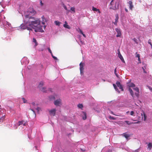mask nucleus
<instances>
[{
	"label": "nucleus",
	"mask_w": 152,
	"mask_h": 152,
	"mask_svg": "<svg viewBox=\"0 0 152 152\" xmlns=\"http://www.w3.org/2000/svg\"><path fill=\"white\" fill-rule=\"evenodd\" d=\"M40 20L38 18H37L34 20L33 21V22L29 24L28 26L26 27H23V24H21L20 26L21 28L23 29H27L28 30H32V29L33 28L34 29L35 32H42L44 31L42 29V26L40 25Z\"/></svg>",
	"instance_id": "obj_1"
},
{
	"label": "nucleus",
	"mask_w": 152,
	"mask_h": 152,
	"mask_svg": "<svg viewBox=\"0 0 152 152\" xmlns=\"http://www.w3.org/2000/svg\"><path fill=\"white\" fill-rule=\"evenodd\" d=\"M25 22H26L25 25H23V27H26L28 26L29 24H30L31 22H33V21L34 20L36 19L34 17L31 16L29 14L26 15H25Z\"/></svg>",
	"instance_id": "obj_2"
},
{
	"label": "nucleus",
	"mask_w": 152,
	"mask_h": 152,
	"mask_svg": "<svg viewBox=\"0 0 152 152\" xmlns=\"http://www.w3.org/2000/svg\"><path fill=\"white\" fill-rule=\"evenodd\" d=\"M110 9H112L113 10H116L118 9L119 4L117 5V2H114L113 0H112L110 3Z\"/></svg>",
	"instance_id": "obj_3"
},
{
	"label": "nucleus",
	"mask_w": 152,
	"mask_h": 152,
	"mask_svg": "<svg viewBox=\"0 0 152 152\" xmlns=\"http://www.w3.org/2000/svg\"><path fill=\"white\" fill-rule=\"evenodd\" d=\"M61 100L60 99H57L54 102V104L56 106H59L61 104Z\"/></svg>",
	"instance_id": "obj_4"
},
{
	"label": "nucleus",
	"mask_w": 152,
	"mask_h": 152,
	"mask_svg": "<svg viewBox=\"0 0 152 152\" xmlns=\"http://www.w3.org/2000/svg\"><path fill=\"white\" fill-rule=\"evenodd\" d=\"M84 64V63L82 62H81L80 64V73L81 74L83 73V70L84 69V68H83Z\"/></svg>",
	"instance_id": "obj_5"
},
{
	"label": "nucleus",
	"mask_w": 152,
	"mask_h": 152,
	"mask_svg": "<svg viewBox=\"0 0 152 152\" xmlns=\"http://www.w3.org/2000/svg\"><path fill=\"white\" fill-rule=\"evenodd\" d=\"M115 30L117 32V34L116 36L117 37H120L121 35V31L120 29L118 28H116Z\"/></svg>",
	"instance_id": "obj_6"
},
{
	"label": "nucleus",
	"mask_w": 152,
	"mask_h": 152,
	"mask_svg": "<svg viewBox=\"0 0 152 152\" xmlns=\"http://www.w3.org/2000/svg\"><path fill=\"white\" fill-rule=\"evenodd\" d=\"M116 84L117 86L119 87V88L121 89V91H124L123 86L119 82L117 81L116 83Z\"/></svg>",
	"instance_id": "obj_7"
},
{
	"label": "nucleus",
	"mask_w": 152,
	"mask_h": 152,
	"mask_svg": "<svg viewBox=\"0 0 152 152\" xmlns=\"http://www.w3.org/2000/svg\"><path fill=\"white\" fill-rule=\"evenodd\" d=\"M56 110L55 109H53L49 111V113L51 115H53L54 116L55 115Z\"/></svg>",
	"instance_id": "obj_8"
},
{
	"label": "nucleus",
	"mask_w": 152,
	"mask_h": 152,
	"mask_svg": "<svg viewBox=\"0 0 152 152\" xmlns=\"http://www.w3.org/2000/svg\"><path fill=\"white\" fill-rule=\"evenodd\" d=\"M115 21L114 22V24L115 25H117V23L118 22V20L119 19L118 15V14H116L115 16Z\"/></svg>",
	"instance_id": "obj_9"
},
{
	"label": "nucleus",
	"mask_w": 152,
	"mask_h": 152,
	"mask_svg": "<svg viewBox=\"0 0 152 152\" xmlns=\"http://www.w3.org/2000/svg\"><path fill=\"white\" fill-rule=\"evenodd\" d=\"M122 135L124 136L126 139H128V137H130V135L126 133H124L122 134Z\"/></svg>",
	"instance_id": "obj_10"
},
{
	"label": "nucleus",
	"mask_w": 152,
	"mask_h": 152,
	"mask_svg": "<svg viewBox=\"0 0 152 152\" xmlns=\"http://www.w3.org/2000/svg\"><path fill=\"white\" fill-rule=\"evenodd\" d=\"M42 23L44 25L45 24V23L47 22V20L44 16L42 17Z\"/></svg>",
	"instance_id": "obj_11"
},
{
	"label": "nucleus",
	"mask_w": 152,
	"mask_h": 152,
	"mask_svg": "<svg viewBox=\"0 0 152 152\" xmlns=\"http://www.w3.org/2000/svg\"><path fill=\"white\" fill-rule=\"evenodd\" d=\"M63 26L65 28L69 29H70L71 28L67 24V23L66 21L65 22V24H64Z\"/></svg>",
	"instance_id": "obj_12"
},
{
	"label": "nucleus",
	"mask_w": 152,
	"mask_h": 152,
	"mask_svg": "<svg viewBox=\"0 0 152 152\" xmlns=\"http://www.w3.org/2000/svg\"><path fill=\"white\" fill-rule=\"evenodd\" d=\"M18 126H20L21 125H23L24 126L26 125V123H24V122L23 121H19L18 122Z\"/></svg>",
	"instance_id": "obj_13"
},
{
	"label": "nucleus",
	"mask_w": 152,
	"mask_h": 152,
	"mask_svg": "<svg viewBox=\"0 0 152 152\" xmlns=\"http://www.w3.org/2000/svg\"><path fill=\"white\" fill-rule=\"evenodd\" d=\"M129 8L130 10H132L133 7V5L132 1H129Z\"/></svg>",
	"instance_id": "obj_14"
},
{
	"label": "nucleus",
	"mask_w": 152,
	"mask_h": 152,
	"mask_svg": "<svg viewBox=\"0 0 152 152\" xmlns=\"http://www.w3.org/2000/svg\"><path fill=\"white\" fill-rule=\"evenodd\" d=\"M152 148V143L151 142H149L148 145L147 149H148L149 150H150Z\"/></svg>",
	"instance_id": "obj_15"
},
{
	"label": "nucleus",
	"mask_w": 152,
	"mask_h": 152,
	"mask_svg": "<svg viewBox=\"0 0 152 152\" xmlns=\"http://www.w3.org/2000/svg\"><path fill=\"white\" fill-rule=\"evenodd\" d=\"M129 91L130 94H131L132 96L133 97H134V92H133L132 90L130 88H129Z\"/></svg>",
	"instance_id": "obj_16"
},
{
	"label": "nucleus",
	"mask_w": 152,
	"mask_h": 152,
	"mask_svg": "<svg viewBox=\"0 0 152 152\" xmlns=\"http://www.w3.org/2000/svg\"><path fill=\"white\" fill-rule=\"evenodd\" d=\"M128 86L129 87H134L135 86V85L133 83H129L128 84Z\"/></svg>",
	"instance_id": "obj_17"
},
{
	"label": "nucleus",
	"mask_w": 152,
	"mask_h": 152,
	"mask_svg": "<svg viewBox=\"0 0 152 152\" xmlns=\"http://www.w3.org/2000/svg\"><path fill=\"white\" fill-rule=\"evenodd\" d=\"M113 85L115 90L117 91H118V93H120V91L118 90V89L117 88L116 86L114 84H113Z\"/></svg>",
	"instance_id": "obj_18"
},
{
	"label": "nucleus",
	"mask_w": 152,
	"mask_h": 152,
	"mask_svg": "<svg viewBox=\"0 0 152 152\" xmlns=\"http://www.w3.org/2000/svg\"><path fill=\"white\" fill-rule=\"evenodd\" d=\"M118 56V57L120 58V59L124 63H125V61L121 55Z\"/></svg>",
	"instance_id": "obj_19"
},
{
	"label": "nucleus",
	"mask_w": 152,
	"mask_h": 152,
	"mask_svg": "<svg viewBox=\"0 0 152 152\" xmlns=\"http://www.w3.org/2000/svg\"><path fill=\"white\" fill-rule=\"evenodd\" d=\"M82 113H83V115H84V117H83V118L84 120H86V118H87L86 113V112H83Z\"/></svg>",
	"instance_id": "obj_20"
},
{
	"label": "nucleus",
	"mask_w": 152,
	"mask_h": 152,
	"mask_svg": "<svg viewBox=\"0 0 152 152\" xmlns=\"http://www.w3.org/2000/svg\"><path fill=\"white\" fill-rule=\"evenodd\" d=\"M54 23L56 25L59 26L61 23L58 21L56 20L54 21Z\"/></svg>",
	"instance_id": "obj_21"
},
{
	"label": "nucleus",
	"mask_w": 152,
	"mask_h": 152,
	"mask_svg": "<svg viewBox=\"0 0 152 152\" xmlns=\"http://www.w3.org/2000/svg\"><path fill=\"white\" fill-rule=\"evenodd\" d=\"M44 84V83L43 81H41L38 85V87H40L42 86Z\"/></svg>",
	"instance_id": "obj_22"
},
{
	"label": "nucleus",
	"mask_w": 152,
	"mask_h": 152,
	"mask_svg": "<svg viewBox=\"0 0 152 152\" xmlns=\"http://www.w3.org/2000/svg\"><path fill=\"white\" fill-rule=\"evenodd\" d=\"M125 122L129 125H130L132 124H134L133 122H131L129 121H125Z\"/></svg>",
	"instance_id": "obj_23"
},
{
	"label": "nucleus",
	"mask_w": 152,
	"mask_h": 152,
	"mask_svg": "<svg viewBox=\"0 0 152 152\" xmlns=\"http://www.w3.org/2000/svg\"><path fill=\"white\" fill-rule=\"evenodd\" d=\"M77 107L79 108L82 109L83 107V105L82 104H79L77 105Z\"/></svg>",
	"instance_id": "obj_24"
},
{
	"label": "nucleus",
	"mask_w": 152,
	"mask_h": 152,
	"mask_svg": "<svg viewBox=\"0 0 152 152\" xmlns=\"http://www.w3.org/2000/svg\"><path fill=\"white\" fill-rule=\"evenodd\" d=\"M143 113L144 118V121H145L146 119L147 116H146V114H145L144 112L143 111Z\"/></svg>",
	"instance_id": "obj_25"
},
{
	"label": "nucleus",
	"mask_w": 152,
	"mask_h": 152,
	"mask_svg": "<svg viewBox=\"0 0 152 152\" xmlns=\"http://www.w3.org/2000/svg\"><path fill=\"white\" fill-rule=\"evenodd\" d=\"M33 42H34L35 44V46H37V42L36 39L34 38L33 39Z\"/></svg>",
	"instance_id": "obj_26"
},
{
	"label": "nucleus",
	"mask_w": 152,
	"mask_h": 152,
	"mask_svg": "<svg viewBox=\"0 0 152 152\" xmlns=\"http://www.w3.org/2000/svg\"><path fill=\"white\" fill-rule=\"evenodd\" d=\"M46 89V88L43 87H42V88L41 90L42 91V92H46V91L45 90Z\"/></svg>",
	"instance_id": "obj_27"
},
{
	"label": "nucleus",
	"mask_w": 152,
	"mask_h": 152,
	"mask_svg": "<svg viewBox=\"0 0 152 152\" xmlns=\"http://www.w3.org/2000/svg\"><path fill=\"white\" fill-rule=\"evenodd\" d=\"M75 7H71L70 10L72 11L74 13L75 12Z\"/></svg>",
	"instance_id": "obj_28"
},
{
	"label": "nucleus",
	"mask_w": 152,
	"mask_h": 152,
	"mask_svg": "<svg viewBox=\"0 0 152 152\" xmlns=\"http://www.w3.org/2000/svg\"><path fill=\"white\" fill-rule=\"evenodd\" d=\"M133 89L137 92H138L139 91V89L138 87H136L135 88H133Z\"/></svg>",
	"instance_id": "obj_29"
},
{
	"label": "nucleus",
	"mask_w": 152,
	"mask_h": 152,
	"mask_svg": "<svg viewBox=\"0 0 152 152\" xmlns=\"http://www.w3.org/2000/svg\"><path fill=\"white\" fill-rule=\"evenodd\" d=\"M92 10L93 11H97L98 9L94 7H93Z\"/></svg>",
	"instance_id": "obj_30"
},
{
	"label": "nucleus",
	"mask_w": 152,
	"mask_h": 152,
	"mask_svg": "<svg viewBox=\"0 0 152 152\" xmlns=\"http://www.w3.org/2000/svg\"><path fill=\"white\" fill-rule=\"evenodd\" d=\"M77 31L80 32L81 34L83 33L82 30L80 28H79L78 29H77Z\"/></svg>",
	"instance_id": "obj_31"
},
{
	"label": "nucleus",
	"mask_w": 152,
	"mask_h": 152,
	"mask_svg": "<svg viewBox=\"0 0 152 152\" xmlns=\"http://www.w3.org/2000/svg\"><path fill=\"white\" fill-rule=\"evenodd\" d=\"M22 99L23 100V102L24 103H27V100L25 99L24 98H22Z\"/></svg>",
	"instance_id": "obj_32"
},
{
	"label": "nucleus",
	"mask_w": 152,
	"mask_h": 152,
	"mask_svg": "<svg viewBox=\"0 0 152 152\" xmlns=\"http://www.w3.org/2000/svg\"><path fill=\"white\" fill-rule=\"evenodd\" d=\"M109 118L111 120H115L116 118H115L114 117L111 116H110L109 117Z\"/></svg>",
	"instance_id": "obj_33"
},
{
	"label": "nucleus",
	"mask_w": 152,
	"mask_h": 152,
	"mask_svg": "<svg viewBox=\"0 0 152 152\" xmlns=\"http://www.w3.org/2000/svg\"><path fill=\"white\" fill-rule=\"evenodd\" d=\"M63 7H64V9L66 10V11H68V12H70V10H67V7H66V6L65 5H64V6H63Z\"/></svg>",
	"instance_id": "obj_34"
},
{
	"label": "nucleus",
	"mask_w": 152,
	"mask_h": 152,
	"mask_svg": "<svg viewBox=\"0 0 152 152\" xmlns=\"http://www.w3.org/2000/svg\"><path fill=\"white\" fill-rule=\"evenodd\" d=\"M139 91L138 92H137V93H135V95L137 97H138L139 96Z\"/></svg>",
	"instance_id": "obj_35"
},
{
	"label": "nucleus",
	"mask_w": 152,
	"mask_h": 152,
	"mask_svg": "<svg viewBox=\"0 0 152 152\" xmlns=\"http://www.w3.org/2000/svg\"><path fill=\"white\" fill-rule=\"evenodd\" d=\"M48 50L49 51V52L51 53V55H52V52L51 51V50H50V48H48Z\"/></svg>",
	"instance_id": "obj_36"
},
{
	"label": "nucleus",
	"mask_w": 152,
	"mask_h": 152,
	"mask_svg": "<svg viewBox=\"0 0 152 152\" xmlns=\"http://www.w3.org/2000/svg\"><path fill=\"white\" fill-rule=\"evenodd\" d=\"M151 40L150 39H149L148 41V44H149L151 45V46L152 45V44H151Z\"/></svg>",
	"instance_id": "obj_37"
},
{
	"label": "nucleus",
	"mask_w": 152,
	"mask_h": 152,
	"mask_svg": "<svg viewBox=\"0 0 152 152\" xmlns=\"http://www.w3.org/2000/svg\"><path fill=\"white\" fill-rule=\"evenodd\" d=\"M1 117H2V121H3L5 119V118L6 117L4 115H2Z\"/></svg>",
	"instance_id": "obj_38"
},
{
	"label": "nucleus",
	"mask_w": 152,
	"mask_h": 152,
	"mask_svg": "<svg viewBox=\"0 0 152 152\" xmlns=\"http://www.w3.org/2000/svg\"><path fill=\"white\" fill-rule=\"evenodd\" d=\"M36 110H37V112H39V111L41 110V108L39 107H37L36 108Z\"/></svg>",
	"instance_id": "obj_39"
},
{
	"label": "nucleus",
	"mask_w": 152,
	"mask_h": 152,
	"mask_svg": "<svg viewBox=\"0 0 152 152\" xmlns=\"http://www.w3.org/2000/svg\"><path fill=\"white\" fill-rule=\"evenodd\" d=\"M40 5H41V6H42L44 4L42 2V1L41 0H40Z\"/></svg>",
	"instance_id": "obj_40"
},
{
	"label": "nucleus",
	"mask_w": 152,
	"mask_h": 152,
	"mask_svg": "<svg viewBox=\"0 0 152 152\" xmlns=\"http://www.w3.org/2000/svg\"><path fill=\"white\" fill-rule=\"evenodd\" d=\"M50 99H55V98L54 97V96H50Z\"/></svg>",
	"instance_id": "obj_41"
},
{
	"label": "nucleus",
	"mask_w": 152,
	"mask_h": 152,
	"mask_svg": "<svg viewBox=\"0 0 152 152\" xmlns=\"http://www.w3.org/2000/svg\"><path fill=\"white\" fill-rule=\"evenodd\" d=\"M118 56L121 55L120 53V52L119 49H118Z\"/></svg>",
	"instance_id": "obj_42"
},
{
	"label": "nucleus",
	"mask_w": 152,
	"mask_h": 152,
	"mask_svg": "<svg viewBox=\"0 0 152 152\" xmlns=\"http://www.w3.org/2000/svg\"><path fill=\"white\" fill-rule=\"evenodd\" d=\"M142 68L144 72L145 73H147V72L145 70L144 68L143 67H142Z\"/></svg>",
	"instance_id": "obj_43"
},
{
	"label": "nucleus",
	"mask_w": 152,
	"mask_h": 152,
	"mask_svg": "<svg viewBox=\"0 0 152 152\" xmlns=\"http://www.w3.org/2000/svg\"><path fill=\"white\" fill-rule=\"evenodd\" d=\"M134 114V112L133 111H131L130 113V115H133Z\"/></svg>",
	"instance_id": "obj_44"
},
{
	"label": "nucleus",
	"mask_w": 152,
	"mask_h": 152,
	"mask_svg": "<svg viewBox=\"0 0 152 152\" xmlns=\"http://www.w3.org/2000/svg\"><path fill=\"white\" fill-rule=\"evenodd\" d=\"M53 58L54 59H55V60H57V57L54 56L53 55V54H52V55Z\"/></svg>",
	"instance_id": "obj_45"
},
{
	"label": "nucleus",
	"mask_w": 152,
	"mask_h": 152,
	"mask_svg": "<svg viewBox=\"0 0 152 152\" xmlns=\"http://www.w3.org/2000/svg\"><path fill=\"white\" fill-rule=\"evenodd\" d=\"M148 88L149 89L151 90V91H152V88H151V87L149 86H148Z\"/></svg>",
	"instance_id": "obj_46"
},
{
	"label": "nucleus",
	"mask_w": 152,
	"mask_h": 152,
	"mask_svg": "<svg viewBox=\"0 0 152 152\" xmlns=\"http://www.w3.org/2000/svg\"><path fill=\"white\" fill-rule=\"evenodd\" d=\"M136 57L138 58L140 57V56L139 54H137L136 55Z\"/></svg>",
	"instance_id": "obj_47"
},
{
	"label": "nucleus",
	"mask_w": 152,
	"mask_h": 152,
	"mask_svg": "<svg viewBox=\"0 0 152 152\" xmlns=\"http://www.w3.org/2000/svg\"><path fill=\"white\" fill-rule=\"evenodd\" d=\"M140 121H138L137 122H135V123H133L134 124H139L140 123Z\"/></svg>",
	"instance_id": "obj_48"
},
{
	"label": "nucleus",
	"mask_w": 152,
	"mask_h": 152,
	"mask_svg": "<svg viewBox=\"0 0 152 152\" xmlns=\"http://www.w3.org/2000/svg\"><path fill=\"white\" fill-rule=\"evenodd\" d=\"M3 121L2 120V117L0 116V121Z\"/></svg>",
	"instance_id": "obj_49"
},
{
	"label": "nucleus",
	"mask_w": 152,
	"mask_h": 152,
	"mask_svg": "<svg viewBox=\"0 0 152 152\" xmlns=\"http://www.w3.org/2000/svg\"><path fill=\"white\" fill-rule=\"evenodd\" d=\"M82 34L83 35V36L85 37V38L86 37V35H85L83 33H82V34Z\"/></svg>",
	"instance_id": "obj_50"
},
{
	"label": "nucleus",
	"mask_w": 152,
	"mask_h": 152,
	"mask_svg": "<svg viewBox=\"0 0 152 152\" xmlns=\"http://www.w3.org/2000/svg\"><path fill=\"white\" fill-rule=\"evenodd\" d=\"M138 60L139 61H140V63H141V62H140V58L139 57V58H138Z\"/></svg>",
	"instance_id": "obj_51"
},
{
	"label": "nucleus",
	"mask_w": 152,
	"mask_h": 152,
	"mask_svg": "<svg viewBox=\"0 0 152 152\" xmlns=\"http://www.w3.org/2000/svg\"><path fill=\"white\" fill-rule=\"evenodd\" d=\"M31 104L33 105V106H34L35 105V103L34 102H32L31 103Z\"/></svg>",
	"instance_id": "obj_52"
},
{
	"label": "nucleus",
	"mask_w": 152,
	"mask_h": 152,
	"mask_svg": "<svg viewBox=\"0 0 152 152\" xmlns=\"http://www.w3.org/2000/svg\"><path fill=\"white\" fill-rule=\"evenodd\" d=\"M61 4L62 6H63V7L64 6V5H65L64 4V3L63 2H62L61 3Z\"/></svg>",
	"instance_id": "obj_53"
},
{
	"label": "nucleus",
	"mask_w": 152,
	"mask_h": 152,
	"mask_svg": "<svg viewBox=\"0 0 152 152\" xmlns=\"http://www.w3.org/2000/svg\"><path fill=\"white\" fill-rule=\"evenodd\" d=\"M97 11H98V12L99 13H101V12L100 11V10L99 9H98L97 10Z\"/></svg>",
	"instance_id": "obj_54"
},
{
	"label": "nucleus",
	"mask_w": 152,
	"mask_h": 152,
	"mask_svg": "<svg viewBox=\"0 0 152 152\" xmlns=\"http://www.w3.org/2000/svg\"><path fill=\"white\" fill-rule=\"evenodd\" d=\"M116 68H115L114 69V72H115V74L116 73Z\"/></svg>",
	"instance_id": "obj_55"
},
{
	"label": "nucleus",
	"mask_w": 152,
	"mask_h": 152,
	"mask_svg": "<svg viewBox=\"0 0 152 152\" xmlns=\"http://www.w3.org/2000/svg\"><path fill=\"white\" fill-rule=\"evenodd\" d=\"M49 91H51V92H52V89L50 88L49 89Z\"/></svg>",
	"instance_id": "obj_56"
},
{
	"label": "nucleus",
	"mask_w": 152,
	"mask_h": 152,
	"mask_svg": "<svg viewBox=\"0 0 152 152\" xmlns=\"http://www.w3.org/2000/svg\"><path fill=\"white\" fill-rule=\"evenodd\" d=\"M125 11H126V12H128V10H127V9L125 8Z\"/></svg>",
	"instance_id": "obj_57"
},
{
	"label": "nucleus",
	"mask_w": 152,
	"mask_h": 152,
	"mask_svg": "<svg viewBox=\"0 0 152 152\" xmlns=\"http://www.w3.org/2000/svg\"><path fill=\"white\" fill-rule=\"evenodd\" d=\"M136 40L135 38H134L133 39V40L134 41H135V40Z\"/></svg>",
	"instance_id": "obj_58"
},
{
	"label": "nucleus",
	"mask_w": 152,
	"mask_h": 152,
	"mask_svg": "<svg viewBox=\"0 0 152 152\" xmlns=\"http://www.w3.org/2000/svg\"><path fill=\"white\" fill-rule=\"evenodd\" d=\"M111 113L112 114H113V115H115V114H114L113 113V112L112 111H111Z\"/></svg>",
	"instance_id": "obj_59"
},
{
	"label": "nucleus",
	"mask_w": 152,
	"mask_h": 152,
	"mask_svg": "<svg viewBox=\"0 0 152 152\" xmlns=\"http://www.w3.org/2000/svg\"><path fill=\"white\" fill-rule=\"evenodd\" d=\"M117 77H118V75L116 73L115 74Z\"/></svg>",
	"instance_id": "obj_60"
},
{
	"label": "nucleus",
	"mask_w": 152,
	"mask_h": 152,
	"mask_svg": "<svg viewBox=\"0 0 152 152\" xmlns=\"http://www.w3.org/2000/svg\"><path fill=\"white\" fill-rule=\"evenodd\" d=\"M30 110H31V111H33V112H34V111L33 110V109H30Z\"/></svg>",
	"instance_id": "obj_61"
},
{
	"label": "nucleus",
	"mask_w": 152,
	"mask_h": 152,
	"mask_svg": "<svg viewBox=\"0 0 152 152\" xmlns=\"http://www.w3.org/2000/svg\"><path fill=\"white\" fill-rule=\"evenodd\" d=\"M1 105H0V109L1 108Z\"/></svg>",
	"instance_id": "obj_62"
},
{
	"label": "nucleus",
	"mask_w": 152,
	"mask_h": 152,
	"mask_svg": "<svg viewBox=\"0 0 152 152\" xmlns=\"http://www.w3.org/2000/svg\"><path fill=\"white\" fill-rule=\"evenodd\" d=\"M141 115H142V114H141Z\"/></svg>",
	"instance_id": "obj_63"
},
{
	"label": "nucleus",
	"mask_w": 152,
	"mask_h": 152,
	"mask_svg": "<svg viewBox=\"0 0 152 152\" xmlns=\"http://www.w3.org/2000/svg\"><path fill=\"white\" fill-rule=\"evenodd\" d=\"M151 48L152 49V45L151 46Z\"/></svg>",
	"instance_id": "obj_64"
}]
</instances>
